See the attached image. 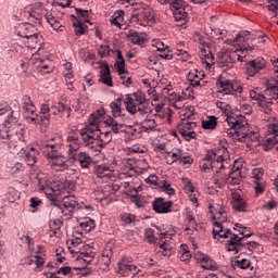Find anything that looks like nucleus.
<instances>
[{"mask_svg": "<svg viewBox=\"0 0 278 278\" xmlns=\"http://www.w3.org/2000/svg\"><path fill=\"white\" fill-rule=\"evenodd\" d=\"M213 238L215 240H220V238H230L226 245V250L229 252L235 251L236 253H240V251L244 250V243L242 242L243 238H240L238 235L232 233L231 229L224 230L220 223H214Z\"/></svg>", "mask_w": 278, "mask_h": 278, "instance_id": "obj_1", "label": "nucleus"}, {"mask_svg": "<svg viewBox=\"0 0 278 278\" xmlns=\"http://www.w3.org/2000/svg\"><path fill=\"white\" fill-rule=\"evenodd\" d=\"M213 181L217 188H225L226 184H231V186H240V181H242V161H235L228 177L227 175L219 176L217 174L214 176Z\"/></svg>", "mask_w": 278, "mask_h": 278, "instance_id": "obj_2", "label": "nucleus"}, {"mask_svg": "<svg viewBox=\"0 0 278 278\" xmlns=\"http://www.w3.org/2000/svg\"><path fill=\"white\" fill-rule=\"evenodd\" d=\"M43 147L48 150L43 151V154L48 160V165L51 166L53 170L60 173H63V170H68V163H66V159L56 154L55 149H58V144L46 143Z\"/></svg>", "mask_w": 278, "mask_h": 278, "instance_id": "obj_3", "label": "nucleus"}, {"mask_svg": "<svg viewBox=\"0 0 278 278\" xmlns=\"http://www.w3.org/2000/svg\"><path fill=\"white\" fill-rule=\"evenodd\" d=\"M20 105L27 123L38 125V113H36V105L34 104V101H31V98L29 96H23Z\"/></svg>", "mask_w": 278, "mask_h": 278, "instance_id": "obj_4", "label": "nucleus"}, {"mask_svg": "<svg viewBox=\"0 0 278 278\" xmlns=\"http://www.w3.org/2000/svg\"><path fill=\"white\" fill-rule=\"evenodd\" d=\"M7 144L14 153H21L23 147H25V130L24 128H17L11 132Z\"/></svg>", "mask_w": 278, "mask_h": 278, "instance_id": "obj_5", "label": "nucleus"}, {"mask_svg": "<svg viewBox=\"0 0 278 278\" xmlns=\"http://www.w3.org/2000/svg\"><path fill=\"white\" fill-rule=\"evenodd\" d=\"M144 101H147V94L141 90H137L132 94H126L124 105H126V110L129 114H136V105Z\"/></svg>", "mask_w": 278, "mask_h": 278, "instance_id": "obj_6", "label": "nucleus"}, {"mask_svg": "<svg viewBox=\"0 0 278 278\" xmlns=\"http://www.w3.org/2000/svg\"><path fill=\"white\" fill-rule=\"evenodd\" d=\"M102 116H105V110H97L96 113L90 115L89 124L86 125L81 130L91 136H97V131H99V123H101Z\"/></svg>", "mask_w": 278, "mask_h": 278, "instance_id": "obj_7", "label": "nucleus"}, {"mask_svg": "<svg viewBox=\"0 0 278 278\" xmlns=\"http://www.w3.org/2000/svg\"><path fill=\"white\" fill-rule=\"evenodd\" d=\"M216 86L219 92H224V94H242V86L233 84L229 79H218Z\"/></svg>", "mask_w": 278, "mask_h": 278, "instance_id": "obj_8", "label": "nucleus"}, {"mask_svg": "<svg viewBox=\"0 0 278 278\" xmlns=\"http://www.w3.org/2000/svg\"><path fill=\"white\" fill-rule=\"evenodd\" d=\"M67 146L70 160H77V151H79V135L77 132H71L67 136Z\"/></svg>", "mask_w": 278, "mask_h": 278, "instance_id": "obj_9", "label": "nucleus"}, {"mask_svg": "<svg viewBox=\"0 0 278 278\" xmlns=\"http://www.w3.org/2000/svg\"><path fill=\"white\" fill-rule=\"evenodd\" d=\"M38 27L40 26L31 23L20 24L16 27L17 36L24 39L36 36V34H40V31H38Z\"/></svg>", "mask_w": 278, "mask_h": 278, "instance_id": "obj_10", "label": "nucleus"}, {"mask_svg": "<svg viewBox=\"0 0 278 278\" xmlns=\"http://www.w3.org/2000/svg\"><path fill=\"white\" fill-rule=\"evenodd\" d=\"M62 205L64 206V210L62 211L63 216H65L67 219L73 218V210L77 207V199H75V195H65L62 199Z\"/></svg>", "mask_w": 278, "mask_h": 278, "instance_id": "obj_11", "label": "nucleus"}, {"mask_svg": "<svg viewBox=\"0 0 278 278\" xmlns=\"http://www.w3.org/2000/svg\"><path fill=\"white\" fill-rule=\"evenodd\" d=\"M51 109H49V104H42L41 105V112L40 115H38L37 125H40V130L42 132L47 131V128L49 127L51 123Z\"/></svg>", "mask_w": 278, "mask_h": 278, "instance_id": "obj_12", "label": "nucleus"}, {"mask_svg": "<svg viewBox=\"0 0 278 278\" xmlns=\"http://www.w3.org/2000/svg\"><path fill=\"white\" fill-rule=\"evenodd\" d=\"M23 43L24 47L30 51H40V49H42V37L40 36V33H37L36 35L26 37V39L23 40Z\"/></svg>", "mask_w": 278, "mask_h": 278, "instance_id": "obj_13", "label": "nucleus"}, {"mask_svg": "<svg viewBox=\"0 0 278 278\" xmlns=\"http://www.w3.org/2000/svg\"><path fill=\"white\" fill-rule=\"evenodd\" d=\"M170 207H173V201L165 202L164 198H156L152 202V210H154L156 214H168Z\"/></svg>", "mask_w": 278, "mask_h": 278, "instance_id": "obj_14", "label": "nucleus"}, {"mask_svg": "<svg viewBox=\"0 0 278 278\" xmlns=\"http://www.w3.org/2000/svg\"><path fill=\"white\" fill-rule=\"evenodd\" d=\"M36 184L41 192L48 194V197H53L55 194V190L53 189V182L49 180V178H41L40 176L36 177Z\"/></svg>", "mask_w": 278, "mask_h": 278, "instance_id": "obj_15", "label": "nucleus"}, {"mask_svg": "<svg viewBox=\"0 0 278 278\" xmlns=\"http://www.w3.org/2000/svg\"><path fill=\"white\" fill-rule=\"evenodd\" d=\"M264 68H266V63L260 60H252L247 64L245 73L248 77H255Z\"/></svg>", "mask_w": 278, "mask_h": 278, "instance_id": "obj_16", "label": "nucleus"}, {"mask_svg": "<svg viewBox=\"0 0 278 278\" xmlns=\"http://www.w3.org/2000/svg\"><path fill=\"white\" fill-rule=\"evenodd\" d=\"M241 142H250L252 147H257L260 144V134L249 129V124H247V129L243 130V138Z\"/></svg>", "mask_w": 278, "mask_h": 278, "instance_id": "obj_17", "label": "nucleus"}, {"mask_svg": "<svg viewBox=\"0 0 278 278\" xmlns=\"http://www.w3.org/2000/svg\"><path fill=\"white\" fill-rule=\"evenodd\" d=\"M101 84L109 86V88H114V83L112 81V74L110 73V65L102 64L100 66V79Z\"/></svg>", "mask_w": 278, "mask_h": 278, "instance_id": "obj_18", "label": "nucleus"}, {"mask_svg": "<svg viewBox=\"0 0 278 278\" xmlns=\"http://www.w3.org/2000/svg\"><path fill=\"white\" fill-rule=\"evenodd\" d=\"M200 168L205 173L206 170H213L214 173H218V170H223L225 168V164L216 162V160L213 161H200Z\"/></svg>", "mask_w": 278, "mask_h": 278, "instance_id": "obj_19", "label": "nucleus"}, {"mask_svg": "<svg viewBox=\"0 0 278 278\" xmlns=\"http://www.w3.org/2000/svg\"><path fill=\"white\" fill-rule=\"evenodd\" d=\"M226 122L228 123L229 127H244L247 128V125L249 122L247 121V117L244 115H227Z\"/></svg>", "mask_w": 278, "mask_h": 278, "instance_id": "obj_20", "label": "nucleus"}, {"mask_svg": "<svg viewBox=\"0 0 278 278\" xmlns=\"http://www.w3.org/2000/svg\"><path fill=\"white\" fill-rule=\"evenodd\" d=\"M191 116H194L193 113H185L181 124H178L179 134L184 131H194L197 127V122H188L186 118L190 119Z\"/></svg>", "mask_w": 278, "mask_h": 278, "instance_id": "obj_21", "label": "nucleus"}, {"mask_svg": "<svg viewBox=\"0 0 278 278\" xmlns=\"http://www.w3.org/2000/svg\"><path fill=\"white\" fill-rule=\"evenodd\" d=\"M137 20L146 21V23H154L155 22V11H153V9H151V8L142 9L137 14Z\"/></svg>", "mask_w": 278, "mask_h": 278, "instance_id": "obj_22", "label": "nucleus"}, {"mask_svg": "<svg viewBox=\"0 0 278 278\" xmlns=\"http://www.w3.org/2000/svg\"><path fill=\"white\" fill-rule=\"evenodd\" d=\"M244 127H231L226 130V134L228 138H232V140H238L239 142H242V139L244 138Z\"/></svg>", "mask_w": 278, "mask_h": 278, "instance_id": "obj_23", "label": "nucleus"}, {"mask_svg": "<svg viewBox=\"0 0 278 278\" xmlns=\"http://www.w3.org/2000/svg\"><path fill=\"white\" fill-rule=\"evenodd\" d=\"M28 264L29 266H35L34 270L40 271L42 270V266H45V258L40 254L29 255Z\"/></svg>", "mask_w": 278, "mask_h": 278, "instance_id": "obj_24", "label": "nucleus"}, {"mask_svg": "<svg viewBox=\"0 0 278 278\" xmlns=\"http://www.w3.org/2000/svg\"><path fill=\"white\" fill-rule=\"evenodd\" d=\"M231 205L236 212H244L247 210V202L238 193L233 194Z\"/></svg>", "mask_w": 278, "mask_h": 278, "instance_id": "obj_25", "label": "nucleus"}, {"mask_svg": "<svg viewBox=\"0 0 278 278\" xmlns=\"http://www.w3.org/2000/svg\"><path fill=\"white\" fill-rule=\"evenodd\" d=\"M72 103L68 98H63L59 102L58 112L59 114H67V118L71 116V112H73Z\"/></svg>", "mask_w": 278, "mask_h": 278, "instance_id": "obj_26", "label": "nucleus"}, {"mask_svg": "<svg viewBox=\"0 0 278 278\" xmlns=\"http://www.w3.org/2000/svg\"><path fill=\"white\" fill-rule=\"evenodd\" d=\"M128 38L132 45L142 46L147 42V35L134 30L129 31Z\"/></svg>", "mask_w": 278, "mask_h": 278, "instance_id": "obj_27", "label": "nucleus"}, {"mask_svg": "<svg viewBox=\"0 0 278 278\" xmlns=\"http://www.w3.org/2000/svg\"><path fill=\"white\" fill-rule=\"evenodd\" d=\"M136 114H140L141 116H147V114H151L153 110L151 109V104L149 100L140 102L139 104H135Z\"/></svg>", "mask_w": 278, "mask_h": 278, "instance_id": "obj_28", "label": "nucleus"}, {"mask_svg": "<svg viewBox=\"0 0 278 278\" xmlns=\"http://www.w3.org/2000/svg\"><path fill=\"white\" fill-rule=\"evenodd\" d=\"M64 223H62V220L60 219L50 220L49 227H50V231L52 232L50 236H55L56 238H60V236H62L61 229Z\"/></svg>", "mask_w": 278, "mask_h": 278, "instance_id": "obj_29", "label": "nucleus"}, {"mask_svg": "<svg viewBox=\"0 0 278 278\" xmlns=\"http://www.w3.org/2000/svg\"><path fill=\"white\" fill-rule=\"evenodd\" d=\"M76 160H78L81 168H89L92 164V156L86 152H79L78 155L76 154Z\"/></svg>", "mask_w": 278, "mask_h": 278, "instance_id": "obj_30", "label": "nucleus"}, {"mask_svg": "<svg viewBox=\"0 0 278 278\" xmlns=\"http://www.w3.org/2000/svg\"><path fill=\"white\" fill-rule=\"evenodd\" d=\"M200 58L203 64H206V66H210V64H214V54H212L210 48H200Z\"/></svg>", "mask_w": 278, "mask_h": 278, "instance_id": "obj_31", "label": "nucleus"}, {"mask_svg": "<svg viewBox=\"0 0 278 278\" xmlns=\"http://www.w3.org/2000/svg\"><path fill=\"white\" fill-rule=\"evenodd\" d=\"M266 86V92H268L273 99L278 100V80L271 78L269 81H267Z\"/></svg>", "mask_w": 278, "mask_h": 278, "instance_id": "obj_32", "label": "nucleus"}, {"mask_svg": "<svg viewBox=\"0 0 278 278\" xmlns=\"http://www.w3.org/2000/svg\"><path fill=\"white\" fill-rule=\"evenodd\" d=\"M215 153V162H218L219 164H223V162H226V160H229V152L227 151V148L220 147L214 150Z\"/></svg>", "mask_w": 278, "mask_h": 278, "instance_id": "obj_33", "label": "nucleus"}, {"mask_svg": "<svg viewBox=\"0 0 278 278\" xmlns=\"http://www.w3.org/2000/svg\"><path fill=\"white\" fill-rule=\"evenodd\" d=\"M10 136H12V130L10 129V126H8V124H1L0 139L4 144H8V142H10Z\"/></svg>", "mask_w": 278, "mask_h": 278, "instance_id": "obj_34", "label": "nucleus"}, {"mask_svg": "<svg viewBox=\"0 0 278 278\" xmlns=\"http://www.w3.org/2000/svg\"><path fill=\"white\" fill-rule=\"evenodd\" d=\"M80 138L86 144H94V140H103L101 135H90V132H86L85 130H80Z\"/></svg>", "mask_w": 278, "mask_h": 278, "instance_id": "obj_35", "label": "nucleus"}, {"mask_svg": "<svg viewBox=\"0 0 278 278\" xmlns=\"http://www.w3.org/2000/svg\"><path fill=\"white\" fill-rule=\"evenodd\" d=\"M96 175L101 179H103L104 177L110 179V177H112V169H110V166L108 165H98L96 168Z\"/></svg>", "mask_w": 278, "mask_h": 278, "instance_id": "obj_36", "label": "nucleus"}, {"mask_svg": "<svg viewBox=\"0 0 278 278\" xmlns=\"http://www.w3.org/2000/svg\"><path fill=\"white\" fill-rule=\"evenodd\" d=\"M115 68H117L118 75L127 74V71L125 70V59L123 58L121 50H117V61L115 62Z\"/></svg>", "mask_w": 278, "mask_h": 278, "instance_id": "obj_37", "label": "nucleus"}, {"mask_svg": "<svg viewBox=\"0 0 278 278\" xmlns=\"http://www.w3.org/2000/svg\"><path fill=\"white\" fill-rule=\"evenodd\" d=\"M79 226L83 231L88 233V231H92V229H94L96 224L94 220H92L90 217H86L79 222Z\"/></svg>", "mask_w": 278, "mask_h": 278, "instance_id": "obj_38", "label": "nucleus"}, {"mask_svg": "<svg viewBox=\"0 0 278 278\" xmlns=\"http://www.w3.org/2000/svg\"><path fill=\"white\" fill-rule=\"evenodd\" d=\"M125 18V11L118 10L115 12L111 18V25H115V27H121L123 25V21Z\"/></svg>", "mask_w": 278, "mask_h": 278, "instance_id": "obj_39", "label": "nucleus"}, {"mask_svg": "<svg viewBox=\"0 0 278 278\" xmlns=\"http://www.w3.org/2000/svg\"><path fill=\"white\" fill-rule=\"evenodd\" d=\"M202 268L205 270H216L218 265L215 263L214 260L210 258V256H203L201 258Z\"/></svg>", "mask_w": 278, "mask_h": 278, "instance_id": "obj_40", "label": "nucleus"}, {"mask_svg": "<svg viewBox=\"0 0 278 278\" xmlns=\"http://www.w3.org/2000/svg\"><path fill=\"white\" fill-rule=\"evenodd\" d=\"M174 18L178 25H186V18H188V12H186V9H180L178 11H173Z\"/></svg>", "mask_w": 278, "mask_h": 278, "instance_id": "obj_41", "label": "nucleus"}, {"mask_svg": "<svg viewBox=\"0 0 278 278\" xmlns=\"http://www.w3.org/2000/svg\"><path fill=\"white\" fill-rule=\"evenodd\" d=\"M123 102V98H117L115 101L111 102L110 108L112 110L113 116H121L123 114V110L121 109Z\"/></svg>", "mask_w": 278, "mask_h": 278, "instance_id": "obj_42", "label": "nucleus"}, {"mask_svg": "<svg viewBox=\"0 0 278 278\" xmlns=\"http://www.w3.org/2000/svg\"><path fill=\"white\" fill-rule=\"evenodd\" d=\"M106 127L111 128V131H113V134H119L121 129L123 128V125L118 124L116 122V119L109 117L104 121Z\"/></svg>", "mask_w": 278, "mask_h": 278, "instance_id": "obj_43", "label": "nucleus"}, {"mask_svg": "<svg viewBox=\"0 0 278 278\" xmlns=\"http://www.w3.org/2000/svg\"><path fill=\"white\" fill-rule=\"evenodd\" d=\"M179 255L181 262H190V257H192V254H190V250H188V245L186 244L180 245Z\"/></svg>", "mask_w": 278, "mask_h": 278, "instance_id": "obj_44", "label": "nucleus"}, {"mask_svg": "<svg viewBox=\"0 0 278 278\" xmlns=\"http://www.w3.org/2000/svg\"><path fill=\"white\" fill-rule=\"evenodd\" d=\"M238 51H240L239 49H237L236 51H230L228 52V54H226V59L223 62V64H226V66H231V64L236 63V58H238Z\"/></svg>", "mask_w": 278, "mask_h": 278, "instance_id": "obj_45", "label": "nucleus"}, {"mask_svg": "<svg viewBox=\"0 0 278 278\" xmlns=\"http://www.w3.org/2000/svg\"><path fill=\"white\" fill-rule=\"evenodd\" d=\"M216 125H218L216 116H211L208 119L202 121L203 129H216Z\"/></svg>", "mask_w": 278, "mask_h": 278, "instance_id": "obj_46", "label": "nucleus"}, {"mask_svg": "<svg viewBox=\"0 0 278 278\" xmlns=\"http://www.w3.org/2000/svg\"><path fill=\"white\" fill-rule=\"evenodd\" d=\"M144 240H147L149 244H156L157 239L155 238V231L152 228H147L144 230Z\"/></svg>", "mask_w": 278, "mask_h": 278, "instance_id": "obj_47", "label": "nucleus"}, {"mask_svg": "<svg viewBox=\"0 0 278 278\" xmlns=\"http://www.w3.org/2000/svg\"><path fill=\"white\" fill-rule=\"evenodd\" d=\"M231 265L237 268H242L243 270H247V268H251V261L247 258H242L240 261H232Z\"/></svg>", "mask_w": 278, "mask_h": 278, "instance_id": "obj_48", "label": "nucleus"}, {"mask_svg": "<svg viewBox=\"0 0 278 278\" xmlns=\"http://www.w3.org/2000/svg\"><path fill=\"white\" fill-rule=\"evenodd\" d=\"M249 36H251V31L243 30L237 35L232 43L236 45V42H247L249 40Z\"/></svg>", "mask_w": 278, "mask_h": 278, "instance_id": "obj_49", "label": "nucleus"}, {"mask_svg": "<svg viewBox=\"0 0 278 278\" xmlns=\"http://www.w3.org/2000/svg\"><path fill=\"white\" fill-rule=\"evenodd\" d=\"M71 244H72L71 253H79V249L84 247V243L81 242L80 238L72 239Z\"/></svg>", "mask_w": 278, "mask_h": 278, "instance_id": "obj_50", "label": "nucleus"}, {"mask_svg": "<svg viewBox=\"0 0 278 278\" xmlns=\"http://www.w3.org/2000/svg\"><path fill=\"white\" fill-rule=\"evenodd\" d=\"M154 247H157L159 249H162V255L168 256L170 255V247L165 241H161L154 244Z\"/></svg>", "mask_w": 278, "mask_h": 278, "instance_id": "obj_51", "label": "nucleus"}, {"mask_svg": "<svg viewBox=\"0 0 278 278\" xmlns=\"http://www.w3.org/2000/svg\"><path fill=\"white\" fill-rule=\"evenodd\" d=\"M119 270L122 273H136L138 270V267L134 264H126V263H119Z\"/></svg>", "mask_w": 278, "mask_h": 278, "instance_id": "obj_52", "label": "nucleus"}, {"mask_svg": "<svg viewBox=\"0 0 278 278\" xmlns=\"http://www.w3.org/2000/svg\"><path fill=\"white\" fill-rule=\"evenodd\" d=\"M74 27H75V34L76 36H84V34H86V28H84V22L76 20L73 23Z\"/></svg>", "mask_w": 278, "mask_h": 278, "instance_id": "obj_53", "label": "nucleus"}, {"mask_svg": "<svg viewBox=\"0 0 278 278\" xmlns=\"http://www.w3.org/2000/svg\"><path fill=\"white\" fill-rule=\"evenodd\" d=\"M161 188H162L163 192H165L169 197H173V194H175V189L173 187H170V182H168L166 180H163Z\"/></svg>", "mask_w": 278, "mask_h": 278, "instance_id": "obj_54", "label": "nucleus"}, {"mask_svg": "<svg viewBox=\"0 0 278 278\" xmlns=\"http://www.w3.org/2000/svg\"><path fill=\"white\" fill-rule=\"evenodd\" d=\"M7 114H8V116H7L5 121L9 125L18 123V114H14V111L12 109L9 110V112Z\"/></svg>", "mask_w": 278, "mask_h": 278, "instance_id": "obj_55", "label": "nucleus"}, {"mask_svg": "<svg viewBox=\"0 0 278 278\" xmlns=\"http://www.w3.org/2000/svg\"><path fill=\"white\" fill-rule=\"evenodd\" d=\"M180 135L188 142H190V140H197V136H198L194 130H188V131L184 130L182 132H180Z\"/></svg>", "mask_w": 278, "mask_h": 278, "instance_id": "obj_56", "label": "nucleus"}, {"mask_svg": "<svg viewBox=\"0 0 278 278\" xmlns=\"http://www.w3.org/2000/svg\"><path fill=\"white\" fill-rule=\"evenodd\" d=\"M29 18L33 23H35V25H37V27H40V25H42V16L36 12H31L29 14Z\"/></svg>", "mask_w": 278, "mask_h": 278, "instance_id": "obj_57", "label": "nucleus"}, {"mask_svg": "<svg viewBox=\"0 0 278 278\" xmlns=\"http://www.w3.org/2000/svg\"><path fill=\"white\" fill-rule=\"evenodd\" d=\"M112 249H105L103 252H102V260H105L104 261V266H108L109 264H111V260H112Z\"/></svg>", "mask_w": 278, "mask_h": 278, "instance_id": "obj_58", "label": "nucleus"}, {"mask_svg": "<svg viewBox=\"0 0 278 278\" xmlns=\"http://www.w3.org/2000/svg\"><path fill=\"white\" fill-rule=\"evenodd\" d=\"M172 12H177L179 10H184V0H175L170 5H169Z\"/></svg>", "mask_w": 278, "mask_h": 278, "instance_id": "obj_59", "label": "nucleus"}, {"mask_svg": "<svg viewBox=\"0 0 278 278\" xmlns=\"http://www.w3.org/2000/svg\"><path fill=\"white\" fill-rule=\"evenodd\" d=\"M264 94L262 93H257L255 90H251L250 91V98L253 100V101H256L258 104L264 102Z\"/></svg>", "mask_w": 278, "mask_h": 278, "instance_id": "obj_60", "label": "nucleus"}, {"mask_svg": "<svg viewBox=\"0 0 278 278\" xmlns=\"http://www.w3.org/2000/svg\"><path fill=\"white\" fill-rule=\"evenodd\" d=\"M24 167L21 163H15L14 165L10 166L11 175H18V173H23Z\"/></svg>", "mask_w": 278, "mask_h": 278, "instance_id": "obj_61", "label": "nucleus"}, {"mask_svg": "<svg viewBox=\"0 0 278 278\" xmlns=\"http://www.w3.org/2000/svg\"><path fill=\"white\" fill-rule=\"evenodd\" d=\"M252 175L254 177V181H260V179H262V177H264V168L262 167H256L252 170Z\"/></svg>", "mask_w": 278, "mask_h": 278, "instance_id": "obj_62", "label": "nucleus"}, {"mask_svg": "<svg viewBox=\"0 0 278 278\" xmlns=\"http://www.w3.org/2000/svg\"><path fill=\"white\" fill-rule=\"evenodd\" d=\"M217 214L219 216V217H217V220H219V222H215V223H219L220 225H223V223H227L228 217H227V212L225 210L219 208Z\"/></svg>", "mask_w": 278, "mask_h": 278, "instance_id": "obj_63", "label": "nucleus"}, {"mask_svg": "<svg viewBox=\"0 0 278 278\" xmlns=\"http://www.w3.org/2000/svg\"><path fill=\"white\" fill-rule=\"evenodd\" d=\"M98 54L100 58H105V55H110V46L101 45L98 49Z\"/></svg>", "mask_w": 278, "mask_h": 278, "instance_id": "obj_64", "label": "nucleus"}]
</instances>
